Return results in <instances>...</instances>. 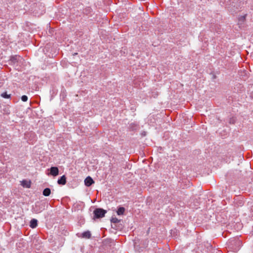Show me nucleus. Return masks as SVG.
Here are the masks:
<instances>
[{
	"label": "nucleus",
	"mask_w": 253,
	"mask_h": 253,
	"mask_svg": "<svg viewBox=\"0 0 253 253\" xmlns=\"http://www.w3.org/2000/svg\"><path fill=\"white\" fill-rule=\"evenodd\" d=\"M107 211L101 208L95 209L93 211L94 219L102 218L105 216Z\"/></svg>",
	"instance_id": "nucleus-2"
},
{
	"label": "nucleus",
	"mask_w": 253,
	"mask_h": 253,
	"mask_svg": "<svg viewBox=\"0 0 253 253\" xmlns=\"http://www.w3.org/2000/svg\"><path fill=\"white\" fill-rule=\"evenodd\" d=\"M28 96L27 95H24L21 96V100L23 102H26L28 100Z\"/></svg>",
	"instance_id": "nucleus-14"
},
{
	"label": "nucleus",
	"mask_w": 253,
	"mask_h": 253,
	"mask_svg": "<svg viewBox=\"0 0 253 253\" xmlns=\"http://www.w3.org/2000/svg\"><path fill=\"white\" fill-rule=\"evenodd\" d=\"M125 211V209L124 207H120L117 211V214L119 215H123Z\"/></svg>",
	"instance_id": "nucleus-11"
},
{
	"label": "nucleus",
	"mask_w": 253,
	"mask_h": 253,
	"mask_svg": "<svg viewBox=\"0 0 253 253\" xmlns=\"http://www.w3.org/2000/svg\"><path fill=\"white\" fill-rule=\"evenodd\" d=\"M84 182L85 185L87 187L91 186L94 182L93 179L89 176H87L84 179Z\"/></svg>",
	"instance_id": "nucleus-4"
},
{
	"label": "nucleus",
	"mask_w": 253,
	"mask_h": 253,
	"mask_svg": "<svg viewBox=\"0 0 253 253\" xmlns=\"http://www.w3.org/2000/svg\"><path fill=\"white\" fill-rule=\"evenodd\" d=\"M91 237V233L89 231L84 232L82 234V237L89 239Z\"/></svg>",
	"instance_id": "nucleus-9"
},
{
	"label": "nucleus",
	"mask_w": 253,
	"mask_h": 253,
	"mask_svg": "<svg viewBox=\"0 0 253 253\" xmlns=\"http://www.w3.org/2000/svg\"><path fill=\"white\" fill-rule=\"evenodd\" d=\"M112 228H115L116 230H119L122 228V225L119 224L118 226L115 225V227H113V225H112Z\"/></svg>",
	"instance_id": "nucleus-15"
},
{
	"label": "nucleus",
	"mask_w": 253,
	"mask_h": 253,
	"mask_svg": "<svg viewBox=\"0 0 253 253\" xmlns=\"http://www.w3.org/2000/svg\"><path fill=\"white\" fill-rule=\"evenodd\" d=\"M113 245H114V246H116V244H114ZM119 245H117V247H118V248H117V247H112V253H114V251H115L114 250V249H115V251H117V250L118 249H119Z\"/></svg>",
	"instance_id": "nucleus-16"
},
{
	"label": "nucleus",
	"mask_w": 253,
	"mask_h": 253,
	"mask_svg": "<svg viewBox=\"0 0 253 253\" xmlns=\"http://www.w3.org/2000/svg\"><path fill=\"white\" fill-rule=\"evenodd\" d=\"M121 221L120 219H118L116 217H112V223L116 224Z\"/></svg>",
	"instance_id": "nucleus-13"
},
{
	"label": "nucleus",
	"mask_w": 253,
	"mask_h": 253,
	"mask_svg": "<svg viewBox=\"0 0 253 253\" xmlns=\"http://www.w3.org/2000/svg\"><path fill=\"white\" fill-rule=\"evenodd\" d=\"M0 96L4 98H9L10 97L11 95L8 94L6 92H3L1 94Z\"/></svg>",
	"instance_id": "nucleus-12"
},
{
	"label": "nucleus",
	"mask_w": 253,
	"mask_h": 253,
	"mask_svg": "<svg viewBox=\"0 0 253 253\" xmlns=\"http://www.w3.org/2000/svg\"><path fill=\"white\" fill-rule=\"evenodd\" d=\"M48 170L50 171V174L53 176H56L59 174V169L57 167H51Z\"/></svg>",
	"instance_id": "nucleus-3"
},
{
	"label": "nucleus",
	"mask_w": 253,
	"mask_h": 253,
	"mask_svg": "<svg viewBox=\"0 0 253 253\" xmlns=\"http://www.w3.org/2000/svg\"><path fill=\"white\" fill-rule=\"evenodd\" d=\"M50 193H51V190L49 188H45L42 192L43 195H44V196H46V197L49 196Z\"/></svg>",
	"instance_id": "nucleus-10"
},
{
	"label": "nucleus",
	"mask_w": 253,
	"mask_h": 253,
	"mask_svg": "<svg viewBox=\"0 0 253 253\" xmlns=\"http://www.w3.org/2000/svg\"><path fill=\"white\" fill-rule=\"evenodd\" d=\"M57 183L60 185H65L66 183V177L65 175L61 176L57 181Z\"/></svg>",
	"instance_id": "nucleus-6"
},
{
	"label": "nucleus",
	"mask_w": 253,
	"mask_h": 253,
	"mask_svg": "<svg viewBox=\"0 0 253 253\" xmlns=\"http://www.w3.org/2000/svg\"><path fill=\"white\" fill-rule=\"evenodd\" d=\"M31 181L26 180H23L21 181V185L24 188H29L31 187Z\"/></svg>",
	"instance_id": "nucleus-7"
},
{
	"label": "nucleus",
	"mask_w": 253,
	"mask_h": 253,
	"mask_svg": "<svg viewBox=\"0 0 253 253\" xmlns=\"http://www.w3.org/2000/svg\"><path fill=\"white\" fill-rule=\"evenodd\" d=\"M229 123L230 124H234L235 123V119L234 118H231Z\"/></svg>",
	"instance_id": "nucleus-18"
},
{
	"label": "nucleus",
	"mask_w": 253,
	"mask_h": 253,
	"mask_svg": "<svg viewBox=\"0 0 253 253\" xmlns=\"http://www.w3.org/2000/svg\"><path fill=\"white\" fill-rule=\"evenodd\" d=\"M233 241L234 242V244H235L236 245L240 246V245L241 244V242L239 240H234Z\"/></svg>",
	"instance_id": "nucleus-17"
},
{
	"label": "nucleus",
	"mask_w": 253,
	"mask_h": 253,
	"mask_svg": "<svg viewBox=\"0 0 253 253\" xmlns=\"http://www.w3.org/2000/svg\"><path fill=\"white\" fill-rule=\"evenodd\" d=\"M20 59H22V58L20 56L18 55H14L10 57V61L11 63L15 64L16 63H17Z\"/></svg>",
	"instance_id": "nucleus-5"
},
{
	"label": "nucleus",
	"mask_w": 253,
	"mask_h": 253,
	"mask_svg": "<svg viewBox=\"0 0 253 253\" xmlns=\"http://www.w3.org/2000/svg\"><path fill=\"white\" fill-rule=\"evenodd\" d=\"M38 220L36 219L33 218L30 222V227L32 228H36L38 225Z\"/></svg>",
	"instance_id": "nucleus-8"
},
{
	"label": "nucleus",
	"mask_w": 253,
	"mask_h": 253,
	"mask_svg": "<svg viewBox=\"0 0 253 253\" xmlns=\"http://www.w3.org/2000/svg\"><path fill=\"white\" fill-rule=\"evenodd\" d=\"M251 96L252 98H253V92H252Z\"/></svg>",
	"instance_id": "nucleus-19"
},
{
	"label": "nucleus",
	"mask_w": 253,
	"mask_h": 253,
	"mask_svg": "<svg viewBox=\"0 0 253 253\" xmlns=\"http://www.w3.org/2000/svg\"><path fill=\"white\" fill-rule=\"evenodd\" d=\"M44 210V205L40 202H37L32 206V211L33 213H39Z\"/></svg>",
	"instance_id": "nucleus-1"
}]
</instances>
